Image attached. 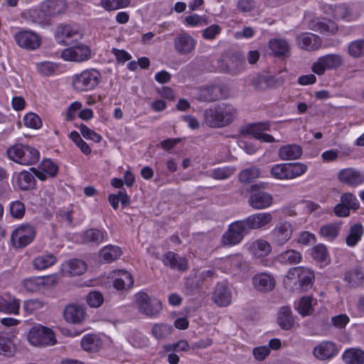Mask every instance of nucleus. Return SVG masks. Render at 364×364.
Returning a JSON list of instances; mask_svg holds the SVG:
<instances>
[{"instance_id": "nucleus-1", "label": "nucleus", "mask_w": 364, "mask_h": 364, "mask_svg": "<svg viewBox=\"0 0 364 364\" xmlns=\"http://www.w3.org/2000/svg\"><path fill=\"white\" fill-rule=\"evenodd\" d=\"M101 80V74L96 69L82 71L73 77V86L79 92L88 91L98 85Z\"/></svg>"}, {"instance_id": "nucleus-2", "label": "nucleus", "mask_w": 364, "mask_h": 364, "mask_svg": "<svg viewBox=\"0 0 364 364\" xmlns=\"http://www.w3.org/2000/svg\"><path fill=\"white\" fill-rule=\"evenodd\" d=\"M27 339L35 347L52 346L56 342L53 331L41 325L33 326L28 333Z\"/></svg>"}, {"instance_id": "nucleus-3", "label": "nucleus", "mask_w": 364, "mask_h": 364, "mask_svg": "<svg viewBox=\"0 0 364 364\" xmlns=\"http://www.w3.org/2000/svg\"><path fill=\"white\" fill-rule=\"evenodd\" d=\"M286 277L289 279H297L299 288L302 291H306L311 289L315 279L314 272L304 267L289 269Z\"/></svg>"}, {"instance_id": "nucleus-4", "label": "nucleus", "mask_w": 364, "mask_h": 364, "mask_svg": "<svg viewBox=\"0 0 364 364\" xmlns=\"http://www.w3.org/2000/svg\"><path fill=\"white\" fill-rule=\"evenodd\" d=\"M136 304L139 311L149 317L156 316L161 310V301L151 299L145 292L141 291L136 294Z\"/></svg>"}, {"instance_id": "nucleus-5", "label": "nucleus", "mask_w": 364, "mask_h": 364, "mask_svg": "<svg viewBox=\"0 0 364 364\" xmlns=\"http://www.w3.org/2000/svg\"><path fill=\"white\" fill-rule=\"evenodd\" d=\"M248 233L249 231L242 220L235 221L229 225L228 230L223 234V242L230 246L237 245Z\"/></svg>"}, {"instance_id": "nucleus-6", "label": "nucleus", "mask_w": 364, "mask_h": 364, "mask_svg": "<svg viewBox=\"0 0 364 364\" xmlns=\"http://www.w3.org/2000/svg\"><path fill=\"white\" fill-rule=\"evenodd\" d=\"M343 63V59L338 54H328L320 57L311 67L312 71L318 75H323L326 70L336 69Z\"/></svg>"}, {"instance_id": "nucleus-7", "label": "nucleus", "mask_w": 364, "mask_h": 364, "mask_svg": "<svg viewBox=\"0 0 364 364\" xmlns=\"http://www.w3.org/2000/svg\"><path fill=\"white\" fill-rule=\"evenodd\" d=\"M292 234L293 227L291 223L279 222L271 231V241L274 245L282 246L291 239Z\"/></svg>"}, {"instance_id": "nucleus-8", "label": "nucleus", "mask_w": 364, "mask_h": 364, "mask_svg": "<svg viewBox=\"0 0 364 364\" xmlns=\"http://www.w3.org/2000/svg\"><path fill=\"white\" fill-rule=\"evenodd\" d=\"M257 185H252L250 190L252 193L248 199V204L255 210H261L269 208L273 203L272 195L267 192L256 189Z\"/></svg>"}, {"instance_id": "nucleus-9", "label": "nucleus", "mask_w": 364, "mask_h": 364, "mask_svg": "<svg viewBox=\"0 0 364 364\" xmlns=\"http://www.w3.org/2000/svg\"><path fill=\"white\" fill-rule=\"evenodd\" d=\"M35 234L34 228L31 225H21L12 232L11 242L17 247H24L33 241Z\"/></svg>"}, {"instance_id": "nucleus-10", "label": "nucleus", "mask_w": 364, "mask_h": 364, "mask_svg": "<svg viewBox=\"0 0 364 364\" xmlns=\"http://www.w3.org/2000/svg\"><path fill=\"white\" fill-rule=\"evenodd\" d=\"M14 39L19 47L31 50L37 49L41 43V39L37 33L28 30L16 33Z\"/></svg>"}, {"instance_id": "nucleus-11", "label": "nucleus", "mask_w": 364, "mask_h": 364, "mask_svg": "<svg viewBox=\"0 0 364 364\" xmlns=\"http://www.w3.org/2000/svg\"><path fill=\"white\" fill-rule=\"evenodd\" d=\"M91 51L88 46L84 44L73 45L63 50L61 57L65 60L82 62L90 58Z\"/></svg>"}, {"instance_id": "nucleus-12", "label": "nucleus", "mask_w": 364, "mask_h": 364, "mask_svg": "<svg viewBox=\"0 0 364 364\" xmlns=\"http://www.w3.org/2000/svg\"><path fill=\"white\" fill-rule=\"evenodd\" d=\"M196 41L187 33H181L176 36L173 40V47L179 55L190 54L194 50Z\"/></svg>"}, {"instance_id": "nucleus-13", "label": "nucleus", "mask_w": 364, "mask_h": 364, "mask_svg": "<svg viewBox=\"0 0 364 364\" xmlns=\"http://www.w3.org/2000/svg\"><path fill=\"white\" fill-rule=\"evenodd\" d=\"M54 36L59 43L71 45L73 41L68 42V40L75 36H80V34L75 25L59 23L55 28Z\"/></svg>"}, {"instance_id": "nucleus-14", "label": "nucleus", "mask_w": 364, "mask_h": 364, "mask_svg": "<svg viewBox=\"0 0 364 364\" xmlns=\"http://www.w3.org/2000/svg\"><path fill=\"white\" fill-rule=\"evenodd\" d=\"M273 220L272 213L262 212L252 214L246 219L242 220L247 230L261 229L270 224Z\"/></svg>"}, {"instance_id": "nucleus-15", "label": "nucleus", "mask_w": 364, "mask_h": 364, "mask_svg": "<svg viewBox=\"0 0 364 364\" xmlns=\"http://www.w3.org/2000/svg\"><path fill=\"white\" fill-rule=\"evenodd\" d=\"M340 347L331 341H323L313 350V355L320 360H328L338 354Z\"/></svg>"}, {"instance_id": "nucleus-16", "label": "nucleus", "mask_w": 364, "mask_h": 364, "mask_svg": "<svg viewBox=\"0 0 364 364\" xmlns=\"http://www.w3.org/2000/svg\"><path fill=\"white\" fill-rule=\"evenodd\" d=\"M252 285L257 291L269 292L275 287L276 280L269 273H257L252 277Z\"/></svg>"}, {"instance_id": "nucleus-17", "label": "nucleus", "mask_w": 364, "mask_h": 364, "mask_svg": "<svg viewBox=\"0 0 364 364\" xmlns=\"http://www.w3.org/2000/svg\"><path fill=\"white\" fill-rule=\"evenodd\" d=\"M338 178L343 183L355 187L364 183V173L352 168H344L338 172Z\"/></svg>"}, {"instance_id": "nucleus-18", "label": "nucleus", "mask_w": 364, "mask_h": 364, "mask_svg": "<svg viewBox=\"0 0 364 364\" xmlns=\"http://www.w3.org/2000/svg\"><path fill=\"white\" fill-rule=\"evenodd\" d=\"M245 66V59L240 54H232L230 59L225 62L224 60L219 61V68L225 73L236 75L240 72Z\"/></svg>"}, {"instance_id": "nucleus-19", "label": "nucleus", "mask_w": 364, "mask_h": 364, "mask_svg": "<svg viewBox=\"0 0 364 364\" xmlns=\"http://www.w3.org/2000/svg\"><path fill=\"white\" fill-rule=\"evenodd\" d=\"M85 309L79 304H70L63 310V317L68 323H80L85 318Z\"/></svg>"}, {"instance_id": "nucleus-20", "label": "nucleus", "mask_w": 364, "mask_h": 364, "mask_svg": "<svg viewBox=\"0 0 364 364\" xmlns=\"http://www.w3.org/2000/svg\"><path fill=\"white\" fill-rule=\"evenodd\" d=\"M163 264L172 269L186 272L188 268L187 259L173 252H167L162 257Z\"/></svg>"}, {"instance_id": "nucleus-21", "label": "nucleus", "mask_w": 364, "mask_h": 364, "mask_svg": "<svg viewBox=\"0 0 364 364\" xmlns=\"http://www.w3.org/2000/svg\"><path fill=\"white\" fill-rule=\"evenodd\" d=\"M296 43L299 48L306 50H315L321 45L319 36L311 33H304L296 36Z\"/></svg>"}, {"instance_id": "nucleus-22", "label": "nucleus", "mask_w": 364, "mask_h": 364, "mask_svg": "<svg viewBox=\"0 0 364 364\" xmlns=\"http://www.w3.org/2000/svg\"><path fill=\"white\" fill-rule=\"evenodd\" d=\"M223 127L230 125L237 117V109L229 103L215 105Z\"/></svg>"}, {"instance_id": "nucleus-23", "label": "nucleus", "mask_w": 364, "mask_h": 364, "mask_svg": "<svg viewBox=\"0 0 364 364\" xmlns=\"http://www.w3.org/2000/svg\"><path fill=\"white\" fill-rule=\"evenodd\" d=\"M281 83L274 76L267 74H259L252 80V85L257 91H264L268 88H274Z\"/></svg>"}, {"instance_id": "nucleus-24", "label": "nucleus", "mask_w": 364, "mask_h": 364, "mask_svg": "<svg viewBox=\"0 0 364 364\" xmlns=\"http://www.w3.org/2000/svg\"><path fill=\"white\" fill-rule=\"evenodd\" d=\"M30 170L34 175L41 181L47 178V175L50 177H55L58 171V167L50 159H44L41 164V170L35 168H31Z\"/></svg>"}, {"instance_id": "nucleus-25", "label": "nucleus", "mask_w": 364, "mask_h": 364, "mask_svg": "<svg viewBox=\"0 0 364 364\" xmlns=\"http://www.w3.org/2000/svg\"><path fill=\"white\" fill-rule=\"evenodd\" d=\"M82 242L99 246L104 240L107 239L106 231L97 228H90L85 231L81 236Z\"/></svg>"}, {"instance_id": "nucleus-26", "label": "nucleus", "mask_w": 364, "mask_h": 364, "mask_svg": "<svg viewBox=\"0 0 364 364\" xmlns=\"http://www.w3.org/2000/svg\"><path fill=\"white\" fill-rule=\"evenodd\" d=\"M249 252L257 257H264L272 252L271 244L263 239H257L249 244Z\"/></svg>"}, {"instance_id": "nucleus-27", "label": "nucleus", "mask_w": 364, "mask_h": 364, "mask_svg": "<svg viewBox=\"0 0 364 364\" xmlns=\"http://www.w3.org/2000/svg\"><path fill=\"white\" fill-rule=\"evenodd\" d=\"M41 5L50 18L63 14L67 9L65 0H46Z\"/></svg>"}, {"instance_id": "nucleus-28", "label": "nucleus", "mask_w": 364, "mask_h": 364, "mask_svg": "<svg viewBox=\"0 0 364 364\" xmlns=\"http://www.w3.org/2000/svg\"><path fill=\"white\" fill-rule=\"evenodd\" d=\"M232 294L230 289L223 284H218L215 289L212 299L218 306H227L231 302Z\"/></svg>"}, {"instance_id": "nucleus-29", "label": "nucleus", "mask_w": 364, "mask_h": 364, "mask_svg": "<svg viewBox=\"0 0 364 364\" xmlns=\"http://www.w3.org/2000/svg\"><path fill=\"white\" fill-rule=\"evenodd\" d=\"M27 18L33 23L39 25L41 27L50 25L51 23L50 18L41 4L38 9L29 10Z\"/></svg>"}, {"instance_id": "nucleus-30", "label": "nucleus", "mask_w": 364, "mask_h": 364, "mask_svg": "<svg viewBox=\"0 0 364 364\" xmlns=\"http://www.w3.org/2000/svg\"><path fill=\"white\" fill-rule=\"evenodd\" d=\"M269 124L268 122L260 123L254 124L248 129V132L256 139L260 140L263 142H274V138L268 134L263 133V131L269 130Z\"/></svg>"}, {"instance_id": "nucleus-31", "label": "nucleus", "mask_w": 364, "mask_h": 364, "mask_svg": "<svg viewBox=\"0 0 364 364\" xmlns=\"http://www.w3.org/2000/svg\"><path fill=\"white\" fill-rule=\"evenodd\" d=\"M302 149L297 144H288L282 146L278 151L279 157L284 161L299 159L302 155Z\"/></svg>"}, {"instance_id": "nucleus-32", "label": "nucleus", "mask_w": 364, "mask_h": 364, "mask_svg": "<svg viewBox=\"0 0 364 364\" xmlns=\"http://www.w3.org/2000/svg\"><path fill=\"white\" fill-rule=\"evenodd\" d=\"M276 259L282 264L293 265L301 262L302 255L299 252L290 249L278 255Z\"/></svg>"}, {"instance_id": "nucleus-33", "label": "nucleus", "mask_w": 364, "mask_h": 364, "mask_svg": "<svg viewBox=\"0 0 364 364\" xmlns=\"http://www.w3.org/2000/svg\"><path fill=\"white\" fill-rule=\"evenodd\" d=\"M277 323L283 330L291 329L294 324V319L292 316L289 307L282 306L277 314Z\"/></svg>"}, {"instance_id": "nucleus-34", "label": "nucleus", "mask_w": 364, "mask_h": 364, "mask_svg": "<svg viewBox=\"0 0 364 364\" xmlns=\"http://www.w3.org/2000/svg\"><path fill=\"white\" fill-rule=\"evenodd\" d=\"M203 124L211 128L223 127L215 105L205 109L203 112Z\"/></svg>"}, {"instance_id": "nucleus-35", "label": "nucleus", "mask_w": 364, "mask_h": 364, "mask_svg": "<svg viewBox=\"0 0 364 364\" xmlns=\"http://www.w3.org/2000/svg\"><path fill=\"white\" fill-rule=\"evenodd\" d=\"M134 284L132 275L125 270H119L117 277L113 281V286L117 290L129 289Z\"/></svg>"}, {"instance_id": "nucleus-36", "label": "nucleus", "mask_w": 364, "mask_h": 364, "mask_svg": "<svg viewBox=\"0 0 364 364\" xmlns=\"http://www.w3.org/2000/svg\"><path fill=\"white\" fill-rule=\"evenodd\" d=\"M220 87L218 86H210L200 89L197 99L204 102H213L220 98L219 92Z\"/></svg>"}, {"instance_id": "nucleus-37", "label": "nucleus", "mask_w": 364, "mask_h": 364, "mask_svg": "<svg viewBox=\"0 0 364 364\" xmlns=\"http://www.w3.org/2000/svg\"><path fill=\"white\" fill-rule=\"evenodd\" d=\"M343 360L346 364H363L364 351L358 348H350L343 354Z\"/></svg>"}, {"instance_id": "nucleus-38", "label": "nucleus", "mask_w": 364, "mask_h": 364, "mask_svg": "<svg viewBox=\"0 0 364 364\" xmlns=\"http://www.w3.org/2000/svg\"><path fill=\"white\" fill-rule=\"evenodd\" d=\"M17 183L22 191L32 190L36 187V180L33 175L26 171H23L18 174Z\"/></svg>"}, {"instance_id": "nucleus-39", "label": "nucleus", "mask_w": 364, "mask_h": 364, "mask_svg": "<svg viewBox=\"0 0 364 364\" xmlns=\"http://www.w3.org/2000/svg\"><path fill=\"white\" fill-rule=\"evenodd\" d=\"M269 47L277 57L286 55L290 50L288 43L282 39H272L269 42Z\"/></svg>"}, {"instance_id": "nucleus-40", "label": "nucleus", "mask_w": 364, "mask_h": 364, "mask_svg": "<svg viewBox=\"0 0 364 364\" xmlns=\"http://www.w3.org/2000/svg\"><path fill=\"white\" fill-rule=\"evenodd\" d=\"M341 223H332L323 225L320 228V234L329 241L336 238L341 230Z\"/></svg>"}, {"instance_id": "nucleus-41", "label": "nucleus", "mask_w": 364, "mask_h": 364, "mask_svg": "<svg viewBox=\"0 0 364 364\" xmlns=\"http://www.w3.org/2000/svg\"><path fill=\"white\" fill-rule=\"evenodd\" d=\"M100 253L103 259L109 263L117 259L122 252L118 246L109 245L102 247Z\"/></svg>"}, {"instance_id": "nucleus-42", "label": "nucleus", "mask_w": 364, "mask_h": 364, "mask_svg": "<svg viewBox=\"0 0 364 364\" xmlns=\"http://www.w3.org/2000/svg\"><path fill=\"white\" fill-rule=\"evenodd\" d=\"M108 200L114 210L118 208L119 202L123 208L130 203V198L125 190H119L117 194H110L108 197Z\"/></svg>"}, {"instance_id": "nucleus-43", "label": "nucleus", "mask_w": 364, "mask_h": 364, "mask_svg": "<svg viewBox=\"0 0 364 364\" xmlns=\"http://www.w3.org/2000/svg\"><path fill=\"white\" fill-rule=\"evenodd\" d=\"M20 308V301L15 298L6 300L0 296V311L17 314Z\"/></svg>"}, {"instance_id": "nucleus-44", "label": "nucleus", "mask_w": 364, "mask_h": 364, "mask_svg": "<svg viewBox=\"0 0 364 364\" xmlns=\"http://www.w3.org/2000/svg\"><path fill=\"white\" fill-rule=\"evenodd\" d=\"M173 331V328L167 323H155L151 328V334L157 340L168 337Z\"/></svg>"}, {"instance_id": "nucleus-45", "label": "nucleus", "mask_w": 364, "mask_h": 364, "mask_svg": "<svg viewBox=\"0 0 364 364\" xmlns=\"http://www.w3.org/2000/svg\"><path fill=\"white\" fill-rule=\"evenodd\" d=\"M39 160V151L33 147L26 146L23 155L20 159V164L29 166Z\"/></svg>"}, {"instance_id": "nucleus-46", "label": "nucleus", "mask_w": 364, "mask_h": 364, "mask_svg": "<svg viewBox=\"0 0 364 364\" xmlns=\"http://www.w3.org/2000/svg\"><path fill=\"white\" fill-rule=\"evenodd\" d=\"M363 234V227L360 223L352 225L349 234L347 235L346 242L348 246L353 247L360 240Z\"/></svg>"}, {"instance_id": "nucleus-47", "label": "nucleus", "mask_w": 364, "mask_h": 364, "mask_svg": "<svg viewBox=\"0 0 364 364\" xmlns=\"http://www.w3.org/2000/svg\"><path fill=\"white\" fill-rule=\"evenodd\" d=\"M55 262V257L53 254L49 253L36 257L33 261V264L37 269H45L54 264Z\"/></svg>"}, {"instance_id": "nucleus-48", "label": "nucleus", "mask_w": 364, "mask_h": 364, "mask_svg": "<svg viewBox=\"0 0 364 364\" xmlns=\"http://www.w3.org/2000/svg\"><path fill=\"white\" fill-rule=\"evenodd\" d=\"M348 53L353 58L364 57V38L350 43L348 46Z\"/></svg>"}, {"instance_id": "nucleus-49", "label": "nucleus", "mask_w": 364, "mask_h": 364, "mask_svg": "<svg viewBox=\"0 0 364 364\" xmlns=\"http://www.w3.org/2000/svg\"><path fill=\"white\" fill-rule=\"evenodd\" d=\"M363 279L364 274L362 272L360 267H354L345 274V280L353 287H355L361 284Z\"/></svg>"}, {"instance_id": "nucleus-50", "label": "nucleus", "mask_w": 364, "mask_h": 364, "mask_svg": "<svg viewBox=\"0 0 364 364\" xmlns=\"http://www.w3.org/2000/svg\"><path fill=\"white\" fill-rule=\"evenodd\" d=\"M316 300L310 296L302 297L297 305V310L302 316H307L312 313L313 302Z\"/></svg>"}, {"instance_id": "nucleus-51", "label": "nucleus", "mask_w": 364, "mask_h": 364, "mask_svg": "<svg viewBox=\"0 0 364 364\" xmlns=\"http://www.w3.org/2000/svg\"><path fill=\"white\" fill-rule=\"evenodd\" d=\"M69 273L71 276H78L82 274L87 269V265L85 262L80 259H73L68 262Z\"/></svg>"}, {"instance_id": "nucleus-52", "label": "nucleus", "mask_w": 364, "mask_h": 364, "mask_svg": "<svg viewBox=\"0 0 364 364\" xmlns=\"http://www.w3.org/2000/svg\"><path fill=\"white\" fill-rule=\"evenodd\" d=\"M270 173L277 179H289L288 164L274 165L270 170Z\"/></svg>"}, {"instance_id": "nucleus-53", "label": "nucleus", "mask_w": 364, "mask_h": 364, "mask_svg": "<svg viewBox=\"0 0 364 364\" xmlns=\"http://www.w3.org/2000/svg\"><path fill=\"white\" fill-rule=\"evenodd\" d=\"M259 176V170L255 167H251L242 170L239 174V180L244 183H251Z\"/></svg>"}, {"instance_id": "nucleus-54", "label": "nucleus", "mask_w": 364, "mask_h": 364, "mask_svg": "<svg viewBox=\"0 0 364 364\" xmlns=\"http://www.w3.org/2000/svg\"><path fill=\"white\" fill-rule=\"evenodd\" d=\"M81 346L86 351L95 352L99 348V340L92 335H87L82 339Z\"/></svg>"}, {"instance_id": "nucleus-55", "label": "nucleus", "mask_w": 364, "mask_h": 364, "mask_svg": "<svg viewBox=\"0 0 364 364\" xmlns=\"http://www.w3.org/2000/svg\"><path fill=\"white\" fill-rule=\"evenodd\" d=\"M130 0H101V4L107 11H113L128 6Z\"/></svg>"}, {"instance_id": "nucleus-56", "label": "nucleus", "mask_w": 364, "mask_h": 364, "mask_svg": "<svg viewBox=\"0 0 364 364\" xmlns=\"http://www.w3.org/2000/svg\"><path fill=\"white\" fill-rule=\"evenodd\" d=\"M333 16L338 20H348L351 18L352 14L346 4H339L335 6L333 11Z\"/></svg>"}, {"instance_id": "nucleus-57", "label": "nucleus", "mask_w": 364, "mask_h": 364, "mask_svg": "<svg viewBox=\"0 0 364 364\" xmlns=\"http://www.w3.org/2000/svg\"><path fill=\"white\" fill-rule=\"evenodd\" d=\"M341 203L349 210H357L360 207L359 201L356 197L350 193H345L341 196Z\"/></svg>"}, {"instance_id": "nucleus-58", "label": "nucleus", "mask_w": 364, "mask_h": 364, "mask_svg": "<svg viewBox=\"0 0 364 364\" xmlns=\"http://www.w3.org/2000/svg\"><path fill=\"white\" fill-rule=\"evenodd\" d=\"M288 168L289 179H292L304 174L307 170V166L302 163H289Z\"/></svg>"}, {"instance_id": "nucleus-59", "label": "nucleus", "mask_w": 364, "mask_h": 364, "mask_svg": "<svg viewBox=\"0 0 364 364\" xmlns=\"http://www.w3.org/2000/svg\"><path fill=\"white\" fill-rule=\"evenodd\" d=\"M38 72L45 76L54 74L58 69V65L51 62H42L37 65Z\"/></svg>"}, {"instance_id": "nucleus-60", "label": "nucleus", "mask_w": 364, "mask_h": 364, "mask_svg": "<svg viewBox=\"0 0 364 364\" xmlns=\"http://www.w3.org/2000/svg\"><path fill=\"white\" fill-rule=\"evenodd\" d=\"M25 146H23L22 144H16L10 147L7 150L8 157L11 160L19 164L20 159H21V156H23V155Z\"/></svg>"}, {"instance_id": "nucleus-61", "label": "nucleus", "mask_w": 364, "mask_h": 364, "mask_svg": "<svg viewBox=\"0 0 364 364\" xmlns=\"http://www.w3.org/2000/svg\"><path fill=\"white\" fill-rule=\"evenodd\" d=\"M14 352V347L12 341L8 338L0 336V355L11 356Z\"/></svg>"}, {"instance_id": "nucleus-62", "label": "nucleus", "mask_w": 364, "mask_h": 364, "mask_svg": "<svg viewBox=\"0 0 364 364\" xmlns=\"http://www.w3.org/2000/svg\"><path fill=\"white\" fill-rule=\"evenodd\" d=\"M10 213L13 218L20 219L25 214V205L20 200H15L10 204Z\"/></svg>"}, {"instance_id": "nucleus-63", "label": "nucleus", "mask_w": 364, "mask_h": 364, "mask_svg": "<svg viewBox=\"0 0 364 364\" xmlns=\"http://www.w3.org/2000/svg\"><path fill=\"white\" fill-rule=\"evenodd\" d=\"M104 301V297L100 291H91L87 296V302L92 308L100 306Z\"/></svg>"}, {"instance_id": "nucleus-64", "label": "nucleus", "mask_w": 364, "mask_h": 364, "mask_svg": "<svg viewBox=\"0 0 364 364\" xmlns=\"http://www.w3.org/2000/svg\"><path fill=\"white\" fill-rule=\"evenodd\" d=\"M24 125L33 129H39L42 126L41 119L34 113H28L23 118Z\"/></svg>"}]
</instances>
